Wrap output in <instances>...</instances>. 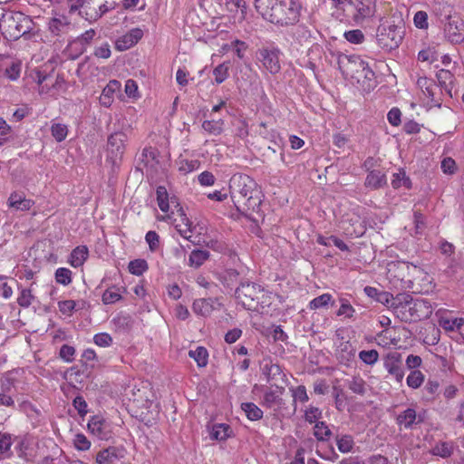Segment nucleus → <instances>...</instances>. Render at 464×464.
<instances>
[{
    "mask_svg": "<svg viewBox=\"0 0 464 464\" xmlns=\"http://www.w3.org/2000/svg\"><path fill=\"white\" fill-rule=\"evenodd\" d=\"M234 296L237 304L250 311H257L270 304L268 292L260 285L250 281L241 282L236 288Z\"/></svg>",
    "mask_w": 464,
    "mask_h": 464,
    "instance_id": "3",
    "label": "nucleus"
},
{
    "mask_svg": "<svg viewBox=\"0 0 464 464\" xmlns=\"http://www.w3.org/2000/svg\"><path fill=\"white\" fill-rule=\"evenodd\" d=\"M343 36L349 43L354 44H362L364 41V34L360 29L347 31Z\"/></svg>",
    "mask_w": 464,
    "mask_h": 464,
    "instance_id": "44",
    "label": "nucleus"
},
{
    "mask_svg": "<svg viewBox=\"0 0 464 464\" xmlns=\"http://www.w3.org/2000/svg\"><path fill=\"white\" fill-rule=\"evenodd\" d=\"M95 34L96 33L93 29H90L69 42L67 48L74 49L76 52V53L71 57L72 60L77 59L86 51V46L91 44Z\"/></svg>",
    "mask_w": 464,
    "mask_h": 464,
    "instance_id": "15",
    "label": "nucleus"
},
{
    "mask_svg": "<svg viewBox=\"0 0 464 464\" xmlns=\"http://www.w3.org/2000/svg\"><path fill=\"white\" fill-rule=\"evenodd\" d=\"M348 3L356 10L353 20L357 23L375 15L377 0H348Z\"/></svg>",
    "mask_w": 464,
    "mask_h": 464,
    "instance_id": "9",
    "label": "nucleus"
},
{
    "mask_svg": "<svg viewBox=\"0 0 464 464\" xmlns=\"http://www.w3.org/2000/svg\"><path fill=\"white\" fill-rule=\"evenodd\" d=\"M257 58L270 73L276 74L280 72L281 65L278 50L261 49L258 52Z\"/></svg>",
    "mask_w": 464,
    "mask_h": 464,
    "instance_id": "13",
    "label": "nucleus"
},
{
    "mask_svg": "<svg viewBox=\"0 0 464 464\" xmlns=\"http://www.w3.org/2000/svg\"><path fill=\"white\" fill-rule=\"evenodd\" d=\"M59 310L63 314H70L76 307V302L73 300H64L58 303Z\"/></svg>",
    "mask_w": 464,
    "mask_h": 464,
    "instance_id": "60",
    "label": "nucleus"
},
{
    "mask_svg": "<svg viewBox=\"0 0 464 464\" xmlns=\"http://www.w3.org/2000/svg\"><path fill=\"white\" fill-rule=\"evenodd\" d=\"M255 6L265 19L283 26L298 23L302 9L296 0H256Z\"/></svg>",
    "mask_w": 464,
    "mask_h": 464,
    "instance_id": "2",
    "label": "nucleus"
},
{
    "mask_svg": "<svg viewBox=\"0 0 464 464\" xmlns=\"http://www.w3.org/2000/svg\"><path fill=\"white\" fill-rule=\"evenodd\" d=\"M128 268L130 274L141 276L148 269V264L144 259H135L129 263Z\"/></svg>",
    "mask_w": 464,
    "mask_h": 464,
    "instance_id": "37",
    "label": "nucleus"
},
{
    "mask_svg": "<svg viewBox=\"0 0 464 464\" xmlns=\"http://www.w3.org/2000/svg\"><path fill=\"white\" fill-rule=\"evenodd\" d=\"M281 401H282V399L278 395H276L275 392H273V391L266 392V393L264 395V402L267 407L272 408L275 405H279L281 403Z\"/></svg>",
    "mask_w": 464,
    "mask_h": 464,
    "instance_id": "54",
    "label": "nucleus"
},
{
    "mask_svg": "<svg viewBox=\"0 0 464 464\" xmlns=\"http://www.w3.org/2000/svg\"><path fill=\"white\" fill-rule=\"evenodd\" d=\"M188 356L195 360L198 367H205L208 364V353L203 346L189 350Z\"/></svg>",
    "mask_w": 464,
    "mask_h": 464,
    "instance_id": "30",
    "label": "nucleus"
},
{
    "mask_svg": "<svg viewBox=\"0 0 464 464\" xmlns=\"http://www.w3.org/2000/svg\"><path fill=\"white\" fill-rule=\"evenodd\" d=\"M119 458V450L115 447H109L98 452L96 461L99 464H114Z\"/></svg>",
    "mask_w": 464,
    "mask_h": 464,
    "instance_id": "25",
    "label": "nucleus"
},
{
    "mask_svg": "<svg viewBox=\"0 0 464 464\" xmlns=\"http://www.w3.org/2000/svg\"><path fill=\"white\" fill-rule=\"evenodd\" d=\"M433 455L448 458L452 454V449L447 442H441L432 449Z\"/></svg>",
    "mask_w": 464,
    "mask_h": 464,
    "instance_id": "50",
    "label": "nucleus"
},
{
    "mask_svg": "<svg viewBox=\"0 0 464 464\" xmlns=\"http://www.w3.org/2000/svg\"><path fill=\"white\" fill-rule=\"evenodd\" d=\"M156 194L159 208L161 211L168 212L171 203L170 198H169V194L166 188L164 186H159L157 188Z\"/></svg>",
    "mask_w": 464,
    "mask_h": 464,
    "instance_id": "31",
    "label": "nucleus"
},
{
    "mask_svg": "<svg viewBox=\"0 0 464 464\" xmlns=\"http://www.w3.org/2000/svg\"><path fill=\"white\" fill-rule=\"evenodd\" d=\"M332 432L324 421H317L314 425V437L321 441L327 440Z\"/></svg>",
    "mask_w": 464,
    "mask_h": 464,
    "instance_id": "36",
    "label": "nucleus"
},
{
    "mask_svg": "<svg viewBox=\"0 0 464 464\" xmlns=\"http://www.w3.org/2000/svg\"><path fill=\"white\" fill-rule=\"evenodd\" d=\"M353 440L349 435H344L337 440L338 450L343 453L349 452L353 449Z\"/></svg>",
    "mask_w": 464,
    "mask_h": 464,
    "instance_id": "51",
    "label": "nucleus"
},
{
    "mask_svg": "<svg viewBox=\"0 0 464 464\" xmlns=\"http://www.w3.org/2000/svg\"><path fill=\"white\" fill-rule=\"evenodd\" d=\"M224 121L222 120L204 121L202 129L209 134L219 135L223 131Z\"/></svg>",
    "mask_w": 464,
    "mask_h": 464,
    "instance_id": "35",
    "label": "nucleus"
},
{
    "mask_svg": "<svg viewBox=\"0 0 464 464\" xmlns=\"http://www.w3.org/2000/svg\"><path fill=\"white\" fill-rule=\"evenodd\" d=\"M294 37L299 44H306L312 37L311 31L304 25H298L295 29Z\"/></svg>",
    "mask_w": 464,
    "mask_h": 464,
    "instance_id": "39",
    "label": "nucleus"
},
{
    "mask_svg": "<svg viewBox=\"0 0 464 464\" xmlns=\"http://www.w3.org/2000/svg\"><path fill=\"white\" fill-rule=\"evenodd\" d=\"M74 353H75L74 347L68 345V344H63V345H62V347L60 349L59 354H60V357L62 359H63L65 362H71L73 361Z\"/></svg>",
    "mask_w": 464,
    "mask_h": 464,
    "instance_id": "59",
    "label": "nucleus"
},
{
    "mask_svg": "<svg viewBox=\"0 0 464 464\" xmlns=\"http://www.w3.org/2000/svg\"><path fill=\"white\" fill-rule=\"evenodd\" d=\"M213 74L215 76V82L218 84L222 83L228 76V65L225 63L218 65L214 69Z\"/></svg>",
    "mask_w": 464,
    "mask_h": 464,
    "instance_id": "46",
    "label": "nucleus"
},
{
    "mask_svg": "<svg viewBox=\"0 0 464 464\" xmlns=\"http://www.w3.org/2000/svg\"><path fill=\"white\" fill-rule=\"evenodd\" d=\"M9 206L20 210H29L33 206L30 199L25 198L22 193L14 192L8 198Z\"/></svg>",
    "mask_w": 464,
    "mask_h": 464,
    "instance_id": "24",
    "label": "nucleus"
},
{
    "mask_svg": "<svg viewBox=\"0 0 464 464\" xmlns=\"http://www.w3.org/2000/svg\"><path fill=\"white\" fill-rule=\"evenodd\" d=\"M441 169L445 174L452 175L456 171V162L451 158H445L441 161Z\"/></svg>",
    "mask_w": 464,
    "mask_h": 464,
    "instance_id": "63",
    "label": "nucleus"
},
{
    "mask_svg": "<svg viewBox=\"0 0 464 464\" xmlns=\"http://www.w3.org/2000/svg\"><path fill=\"white\" fill-rule=\"evenodd\" d=\"M51 130H52V135L59 142L65 140V138L67 136V132H68L67 127L64 124H61V123L53 124L52 126Z\"/></svg>",
    "mask_w": 464,
    "mask_h": 464,
    "instance_id": "48",
    "label": "nucleus"
},
{
    "mask_svg": "<svg viewBox=\"0 0 464 464\" xmlns=\"http://www.w3.org/2000/svg\"><path fill=\"white\" fill-rule=\"evenodd\" d=\"M403 28L395 24H381L377 28L376 40L378 45L385 52L399 47L403 38Z\"/></svg>",
    "mask_w": 464,
    "mask_h": 464,
    "instance_id": "6",
    "label": "nucleus"
},
{
    "mask_svg": "<svg viewBox=\"0 0 464 464\" xmlns=\"http://www.w3.org/2000/svg\"><path fill=\"white\" fill-rule=\"evenodd\" d=\"M451 5L444 3H435L433 5V14L438 17L440 24H446L454 16Z\"/></svg>",
    "mask_w": 464,
    "mask_h": 464,
    "instance_id": "23",
    "label": "nucleus"
},
{
    "mask_svg": "<svg viewBox=\"0 0 464 464\" xmlns=\"http://www.w3.org/2000/svg\"><path fill=\"white\" fill-rule=\"evenodd\" d=\"M384 367L388 372L393 375L397 382H401L404 377L402 356L398 352H392L387 354L384 361Z\"/></svg>",
    "mask_w": 464,
    "mask_h": 464,
    "instance_id": "12",
    "label": "nucleus"
},
{
    "mask_svg": "<svg viewBox=\"0 0 464 464\" xmlns=\"http://www.w3.org/2000/svg\"><path fill=\"white\" fill-rule=\"evenodd\" d=\"M412 296L408 294H398L396 296H392V302L391 307L393 309L394 314L398 317V312L406 309L412 300Z\"/></svg>",
    "mask_w": 464,
    "mask_h": 464,
    "instance_id": "28",
    "label": "nucleus"
},
{
    "mask_svg": "<svg viewBox=\"0 0 464 464\" xmlns=\"http://www.w3.org/2000/svg\"><path fill=\"white\" fill-rule=\"evenodd\" d=\"M262 372L266 376V382L276 388H279L278 382L280 381L282 383L285 382V375L283 373L281 367L270 361H264Z\"/></svg>",
    "mask_w": 464,
    "mask_h": 464,
    "instance_id": "16",
    "label": "nucleus"
},
{
    "mask_svg": "<svg viewBox=\"0 0 464 464\" xmlns=\"http://www.w3.org/2000/svg\"><path fill=\"white\" fill-rule=\"evenodd\" d=\"M34 26L32 18L21 12L4 13L0 19V29L6 37L18 40L29 34Z\"/></svg>",
    "mask_w": 464,
    "mask_h": 464,
    "instance_id": "4",
    "label": "nucleus"
},
{
    "mask_svg": "<svg viewBox=\"0 0 464 464\" xmlns=\"http://www.w3.org/2000/svg\"><path fill=\"white\" fill-rule=\"evenodd\" d=\"M74 446L79 450H87L91 447V442L83 434H77L74 439Z\"/></svg>",
    "mask_w": 464,
    "mask_h": 464,
    "instance_id": "61",
    "label": "nucleus"
},
{
    "mask_svg": "<svg viewBox=\"0 0 464 464\" xmlns=\"http://www.w3.org/2000/svg\"><path fill=\"white\" fill-rule=\"evenodd\" d=\"M230 427L227 424H215L210 431V438L217 440H224L229 437Z\"/></svg>",
    "mask_w": 464,
    "mask_h": 464,
    "instance_id": "34",
    "label": "nucleus"
},
{
    "mask_svg": "<svg viewBox=\"0 0 464 464\" xmlns=\"http://www.w3.org/2000/svg\"><path fill=\"white\" fill-rule=\"evenodd\" d=\"M114 324L121 330H130L132 327L133 321L130 315L121 314L113 319Z\"/></svg>",
    "mask_w": 464,
    "mask_h": 464,
    "instance_id": "49",
    "label": "nucleus"
},
{
    "mask_svg": "<svg viewBox=\"0 0 464 464\" xmlns=\"http://www.w3.org/2000/svg\"><path fill=\"white\" fill-rule=\"evenodd\" d=\"M209 257L208 250L195 249L189 255V265L196 268L199 267Z\"/></svg>",
    "mask_w": 464,
    "mask_h": 464,
    "instance_id": "33",
    "label": "nucleus"
},
{
    "mask_svg": "<svg viewBox=\"0 0 464 464\" xmlns=\"http://www.w3.org/2000/svg\"><path fill=\"white\" fill-rule=\"evenodd\" d=\"M332 299V295L330 294H323L315 298H314L310 302V308L311 309H319L322 307L326 306Z\"/></svg>",
    "mask_w": 464,
    "mask_h": 464,
    "instance_id": "47",
    "label": "nucleus"
},
{
    "mask_svg": "<svg viewBox=\"0 0 464 464\" xmlns=\"http://www.w3.org/2000/svg\"><path fill=\"white\" fill-rule=\"evenodd\" d=\"M142 30L140 28H134L116 41V49L119 51L128 50L136 44L142 38Z\"/></svg>",
    "mask_w": 464,
    "mask_h": 464,
    "instance_id": "18",
    "label": "nucleus"
},
{
    "mask_svg": "<svg viewBox=\"0 0 464 464\" xmlns=\"http://www.w3.org/2000/svg\"><path fill=\"white\" fill-rule=\"evenodd\" d=\"M359 358L366 364L372 365L374 364L379 358V353L376 350H369V351H361L359 353Z\"/></svg>",
    "mask_w": 464,
    "mask_h": 464,
    "instance_id": "45",
    "label": "nucleus"
},
{
    "mask_svg": "<svg viewBox=\"0 0 464 464\" xmlns=\"http://www.w3.org/2000/svg\"><path fill=\"white\" fill-rule=\"evenodd\" d=\"M445 36L453 44H460L464 41V22L457 14H454L444 24Z\"/></svg>",
    "mask_w": 464,
    "mask_h": 464,
    "instance_id": "10",
    "label": "nucleus"
},
{
    "mask_svg": "<svg viewBox=\"0 0 464 464\" xmlns=\"http://www.w3.org/2000/svg\"><path fill=\"white\" fill-rule=\"evenodd\" d=\"M93 341L101 347H107L112 343V338L107 333H100L94 335Z\"/></svg>",
    "mask_w": 464,
    "mask_h": 464,
    "instance_id": "57",
    "label": "nucleus"
},
{
    "mask_svg": "<svg viewBox=\"0 0 464 464\" xmlns=\"http://www.w3.org/2000/svg\"><path fill=\"white\" fill-rule=\"evenodd\" d=\"M293 392V404H294V411H296V401H299L301 402H305L309 400V397L306 392V389L304 385H299L295 389H292Z\"/></svg>",
    "mask_w": 464,
    "mask_h": 464,
    "instance_id": "42",
    "label": "nucleus"
},
{
    "mask_svg": "<svg viewBox=\"0 0 464 464\" xmlns=\"http://www.w3.org/2000/svg\"><path fill=\"white\" fill-rule=\"evenodd\" d=\"M417 85L422 90L423 93L433 99L432 83L427 77H420Z\"/></svg>",
    "mask_w": 464,
    "mask_h": 464,
    "instance_id": "52",
    "label": "nucleus"
},
{
    "mask_svg": "<svg viewBox=\"0 0 464 464\" xmlns=\"http://www.w3.org/2000/svg\"><path fill=\"white\" fill-rule=\"evenodd\" d=\"M322 416V411L317 408L311 406L304 412V419L309 423H314L315 420Z\"/></svg>",
    "mask_w": 464,
    "mask_h": 464,
    "instance_id": "55",
    "label": "nucleus"
},
{
    "mask_svg": "<svg viewBox=\"0 0 464 464\" xmlns=\"http://www.w3.org/2000/svg\"><path fill=\"white\" fill-rule=\"evenodd\" d=\"M122 297L119 293V289L116 286H111L106 289L102 295V302L105 304H111L121 300Z\"/></svg>",
    "mask_w": 464,
    "mask_h": 464,
    "instance_id": "38",
    "label": "nucleus"
},
{
    "mask_svg": "<svg viewBox=\"0 0 464 464\" xmlns=\"http://www.w3.org/2000/svg\"><path fill=\"white\" fill-rule=\"evenodd\" d=\"M428 15L423 11H419L414 15V24L416 27L420 29H424L428 27Z\"/></svg>",
    "mask_w": 464,
    "mask_h": 464,
    "instance_id": "64",
    "label": "nucleus"
},
{
    "mask_svg": "<svg viewBox=\"0 0 464 464\" xmlns=\"http://www.w3.org/2000/svg\"><path fill=\"white\" fill-rule=\"evenodd\" d=\"M339 66L346 76L354 79L363 88H371V82L374 80V72L360 56L344 55L339 59Z\"/></svg>",
    "mask_w": 464,
    "mask_h": 464,
    "instance_id": "5",
    "label": "nucleus"
},
{
    "mask_svg": "<svg viewBox=\"0 0 464 464\" xmlns=\"http://www.w3.org/2000/svg\"><path fill=\"white\" fill-rule=\"evenodd\" d=\"M55 280L58 284L68 285L72 282V271L65 267H60L55 272Z\"/></svg>",
    "mask_w": 464,
    "mask_h": 464,
    "instance_id": "41",
    "label": "nucleus"
},
{
    "mask_svg": "<svg viewBox=\"0 0 464 464\" xmlns=\"http://www.w3.org/2000/svg\"><path fill=\"white\" fill-rule=\"evenodd\" d=\"M120 87L121 83L118 81H110L109 83L103 88L100 96L101 104L105 107H109L112 102L113 94L120 90Z\"/></svg>",
    "mask_w": 464,
    "mask_h": 464,
    "instance_id": "22",
    "label": "nucleus"
},
{
    "mask_svg": "<svg viewBox=\"0 0 464 464\" xmlns=\"http://www.w3.org/2000/svg\"><path fill=\"white\" fill-rule=\"evenodd\" d=\"M126 141L127 135L122 131H117L109 136L107 148L110 158L113 160L114 163L117 160L121 159L125 150Z\"/></svg>",
    "mask_w": 464,
    "mask_h": 464,
    "instance_id": "11",
    "label": "nucleus"
},
{
    "mask_svg": "<svg viewBox=\"0 0 464 464\" xmlns=\"http://www.w3.org/2000/svg\"><path fill=\"white\" fill-rule=\"evenodd\" d=\"M389 272L393 273V276L401 282L402 287L412 289L413 281L422 273V269L409 262L397 261L391 265Z\"/></svg>",
    "mask_w": 464,
    "mask_h": 464,
    "instance_id": "8",
    "label": "nucleus"
},
{
    "mask_svg": "<svg viewBox=\"0 0 464 464\" xmlns=\"http://www.w3.org/2000/svg\"><path fill=\"white\" fill-rule=\"evenodd\" d=\"M192 308L194 313H196L197 314L208 316L213 311V301L210 298H202L195 300Z\"/></svg>",
    "mask_w": 464,
    "mask_h": 464,
    "instance_id": "27",
    "label": "nucleus"
},
{
    "mask_svg": "<svg viewBox=\"0 0 464 464\" xmlns=\"http://www.w3.org/2000/svg\"><path fill=\"white\" fill-rule=\"evenodd\" d=\"M151 251H156L160 246V237L155 231H149L145 237Z\"/></svg>",
    "mask_w": 464,
    "mask_h": 464,
    "instance_id": "58",
    "label": "nucleus"
},
{
    "mask_svg": "<svg viewBox=\"0 0 464 464\" xmlns=\"http://www.w3.org/2000/svg\"><path fill=\"white\" fill-rule=\"evenodd\" d=\"M432 314V307L429 301L417 298L412 299L411 304L403 311L398 312V318L401 322H418L429 318Z\"/></svg>",
    "mask_w": 464,
    "mask_h": 464,
    "instance_id": "7",
    "label": "nucleus"
},
{
    "mask_svg": "<svg viewBox=\"0 0 464 464\" xmlns=\"http://www.w3.org/2000/svg\"><path fill=\"white\" fill-rule=\"evenodd\" d=\"M34 299V295L30 289H23L19 297L17 298V303L22 307H29Z\"/></svg>",
    "mask_w": 464,
    "mask_h": 464,
    "instance_id": "53",
    "label": "nucleus"
},
{
    "mask_svg": "<svg viewBox=\"0 0 464 464\" xmlns=\"http://www.w3.org/2000/svg\"><path fill=\"white\" fill-rule=\"evenodd\" d=\"M392 185L394 188H398L401 186L410 188L411 182V179L406 177L405 171L400 170L398 173L394 174V179L392 181Z\"/></svg>",
    "mask_w": 464,
    "mask_h": 464,
    "instance_id": "43",
    "label": "nucleus"
},
{
    "mask_svg": "<svg viewBox=\"0 0 464 464\" xmlns=\"http://www.w3.org/2000/svg\"><path fill=\"white\" fill-rule=\"evenodd\" d=\"M89 430L101 440L108 439L107 425L99 416H93L88 422Z\"/></svg>",
    "mask_w": 464,
    "mask_h": 464,
    "instance_id": "21",
    "label": "nucleus"
},
{
    "mask_svg": "<svg viewBox=\"0 0 464 464\" xmlns=\"http://www.w3.org/2000/svg\"><path fill=\"white\" fill-rule=\"evenodd\" d=\"M170 203H171L170 207L173 208V209L171 210V214L172 215L176 214L182 221H184V226L186 228L185 229L181 228V224H176V227L182 237L188 239L190 237V236H188L187 234L188 232H190L191 223H190L188 218L187 217L184 209L178 202L177 198H175V197L170 198Z\"/></svg>",
    "mask_w": 464,
    "mask_h": 464,
    "instance_id": "17",
    "label": "nucleus"
},
{
    "mask_svg": "<svg viewBox=\"0 0 464 464\" xmlns=\"http://www.w3.org/2000/svg\"><path fill=\"white\" fill-rule=\"evenodd\" d=\"M199 165H200V163L197 160H182V161H180L179 169V171L187 174V173H189V172L198 169Z\"/></svg>",
    "mask_w": 464,
    "mask_h": 464,
    "instance_id": "56",
    "label": "nucleus"
},
{
    "mask_svg": "<svg viewBox=\"0 0 464 464\" xmlns=\"http://www.w3.org/2000/svg\"><path fill=\"white\" fill-rule=\"evenodd\" d=\"M386 185V177L380 170H372L366 177L365 186L377 189Z\"/></svg>",
    "mask_w": 464,
    "mask_h": 464,
    "instance_id": "26",
    "label": "nucleus"
},
{
    "mask_svg": "<svg viewBox=\"0 0 464 464\" xmlns=\"http://www.w3.org/2000/svg\"><path fill=\"white\" fill-rule=\"evenodd\" d=\"M72 29V24L65 15L53 17L48 22V30L53 36L63 37Z\"/></svg>",
    "mask_w": 464,
    "mask_h": 464,
    "instance_id": "14",
    "label": "nucleus"
},
{
    "mask_svg": "<svg viewBox=\"0 0 464 464\" xmlns=\"http://www.w3.org/2000/svg\"><path fill=\"white\" fill-rule=\"evenodd\" d=\"M396 421L398 425L403 426L405 429H411L413 424L422 422V419L418 418L414 409L408 408L397 416Z\"/></svg>",
    "mask_w": 464,
    "mask_h": 464,
    "instance_id": "20",
    "label": "nucleus"
},
{
    "mask_svg": "<svg viewBox=\"0 0 464 464\" xmlns=\"http://www.w3.org/2000/svg\"><path fill=\"white\" fill-rule=\"evenodd\" d=\"M342 304L341 306L337 312V315H345L348 318L353 317L354 309L353 307L348 303L347 300H341Z\"/></svg>",
    "mask_w": 464,
    "mask_h": 464,
    "instance_id": "62",
    "label": "nucleus"
},
{
    "mask_svg": "<svg viewBox=\"0 0 464 464\" xmlns=\"http://www.w3.org/2000/svg\"><path fill=\"white\" fill-rule=\"evenodd\" d=\"M241 409L250 420H258L263 417V411L253 402H244Z\"/></svg>",
    "mask_w": 464,
    "mask_h": 464,
    "instance_id": "32",
    "label": "nucleus"
},
{
    "mask_svg": "<svg viewBox=\"0 0 464 464\" xmlns=\"http://www.w3.org/2000/svg\"><path fill=\"white\" fill-rule=\"evenodd\" d=\"M355 348L349 341H343L337 348V358L341 363L349 365L355 357Z\"/></svg>",
    "mask_w": 464,
    "mask_h": 464,
    "instance_id": "19",
    "label": "nucleus"
},
{
    "mask_svg": "<svg viewBox=\"0 0 464 464\" xmlns=\"http://www.w3.org/2000/svg\"><path fill=\"white\" fill-rule=\"evenodd\" d=\"M424 381V375L419 370L412 371L407 377V384L412 389H418L420 387Z\"/></svg>",
    "mask_w": 464,
    "mask_h": 464,
    "instance_id": "40",
    "label": "nucleus"
},
{
    "mask_svg": "<svg viewBox=\"0 0 464 464\" xmlns=\"http://www.w3.org/2000/svg\"><path fill=\"white\" fill-rule=\"evenodd\" d=\"M88 248L85 246L75 247L71 253L70 263L73 267L81 266L88 257Z\"/></svg>",
    "mask_w": 464,
    "mask_h": 464,
    "instance_id": "29",
    "label": "nucleus"
},
{
    "mask_svg": "<svg viewBox=\"0 0 464 464\" xmlns=\"http://www.w3.org/2000/svg\"><path fill=\"white\" fill-rule=\"evenodd\" d=\"M229 194L237 210L251 218L259 213L262 191L257 183L248 175L237 173L229 180Z\"/></svg>",
    "mask_w": 464,
    "mask_h": 464,
    "instance_id": "1",
    "label": "nucleus"
}]
</instances>
